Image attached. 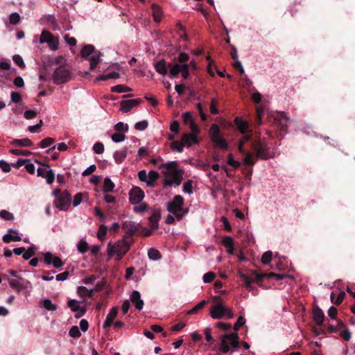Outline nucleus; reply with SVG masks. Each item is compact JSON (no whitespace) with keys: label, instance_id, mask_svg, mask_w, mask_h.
<instances>
[{"label":"nucleus","instance_id":"obj_28","mask_svg":"<svg viewBox=\"0 0 355 355\" xmlns=\"http://www.w3.org/2000/svg\"><path fill=\"white\" fill-rule=\"evenodd\" d=\"M151 7L153 10V17L154 20L156 22H159L162 19V11L161 8L158 5L155 3H153Z\"/></svg>","mask_w":355,"mask_h":355},{"label":"nucleus","instance_id":"obj_26","mask_svg":"<svg viewBox=\"0 0 355 355\" xmlns=\"http://www.w3.org/2000/svg\"><path fill=\"white\" fill-rule=\"evenodd\" d=\"M95 52V47L92 44H87L81 50V55L87 60Z\"/></svg>","mask_w":355,"mask_h":355},{"label":"nucleus","instance_id":"obj_35","mask_svg":"<svg viewBox=\"0 0 355 355\" xmlns=\"http://www.w3.org/2000/svg\"><path fill=\"white\" fill-rule=\"evenodd\" d=\"M67 305L73 312L80 311L83 307L80 306L79 302L76 300H70L69 301H68Z\"/></svg>","mask_w":355,"mask_h":355},{"label":"nucleus","instance_id":"obj_20","mask_svg":"<svg viewBox=\"0 0 355 355\" xmlns=\"http://www.w3.org/2000/svg\"><path fill=\"white\" fill-rule=\"evenodd\" d=\"M168 68H169V76L171 78H173L175 76H177L182 70L183 67L182 64H172L169 63L168 64Z\"/></svg>","mask_w":355,"mask_h":355},{"label":"nucleus","instance_id":"obj_43","mask_svg":"<svg viewBox=\"0 0 355 355\" xmlns=\"http://www.w3.org/2000/svg\"><path fill=\"white\" fill-rule=\"evenodd\" d=\"M102 53L100 51H95L93 55H92L89 58H87V60L90 62H94L98 64L101 60V56Z\"/></svg>","mask_w":355,"mask_h":355},{"label":"nucleus","instance_id":"obj_34","mask_svg":"<svg viewBox=\"0 0 355 355\" xmlns=\"http://www.w3.org/2000/svg\"><path fill=\"white\" fill-rule=\"evenodd\" d=\"M184 142H182V139H181V141L178 142L177 141H173L171 144V148L174 151H178L179 153L183 152V148L184 146Z\"/></svg>","mask_w":355,"mask_h":355},{"label":"nucleus","instance_id":"obj_60","mask_svg":"<svg viewBox=\"0 0 355 355\" xmlns=\"http://www.w3.org/2000/svg\"><path fill=\"white\" fill-rule=\"evenodd\" d=\"M111 137L113 141L117 143L124 141L125 139V135L123 133L116 132L114 133Z\"/></svg>","mask_w":355,"mask_h":355},{"label":"nucleus","instance_id":"obj_41","mask_svg":"<svg viewBox=\"0 0 355 355\" xmlns=\"http://www.w3.org/2000/svg\"><path fill=\"white\" fill-rule=\"evenodd\" d=\"M263 114V108L261 106L257 107L256 109V123L258 125L261 124V117Z\"/></svg>","mask_w":355,"mask_h":355},{"label":"nucleus","instance_id":"obj_61","mask_svg":"<svg viewBox=\"0 0 355 355\" xmlns=\"http://www.w3.org/2000/svg\"><path fill=\"white\" fill-rule=\"evenodd\" d=\"M216 277V275L213 272H208L203 275V281L205 283L211 282Z\"/></svg>","mask_w":355,"mask_h":355},{"label":"nucleus","instance_id":"obj_15","mask_svg":"<svg viewBox=\"0 0 355 355\" xmlns=\"http://www.w3.org/2000/svg\"><path fill=\"white\" fill-rule=\"evenodd\" d=\"M130 300L137 310L141 311L143 309L144 301L141 299V295L139 291H134L132 293Z\"/></svg>","mask_w":355,"mask_h":355},{"label":"nucleus","instance_id":"obj_21","mask_svg":"<svg viewBox=\"0 0 355 355\" xmlns=\"http://www.w3.org/2000/svg\"><path fill=\"white\" fill-rule=\"evenodd\" d=\"M10 144L15 146L29 147L33 145V141L28 138L13 139Z\"/></svg>","mask_w":355,"mask_h":355},{"label":"nucleus","instance_id":"obj_5","mask_svg":"<svg viewBox=\"0 0 355 355\" xmlns=\"http://www.w3.org/2000/svg\"><path fill=\"white\" fill-rule=\"evenodd\" d=\"M252 148L256 153L257 157L260 159H268L272 157L270 148L260 141H252Z\"/></svg>","mask_w":355,"mask_h":355},{"label":"nucleus","instance_id":"obj_58","mask_svg":"<svg viewBox=\"0 0 355 355\" xmlns=\"http://www.w3.org/2000/svg\"><path fill=\"white\" fill-rule=\"evenodd\" d=\"M183 191H184V192L189 193V194H191L193 193L192 181L191 180H189L184 183Z\"/></svg>","mask_w":355,"mask_h":355},{"label":"nucleus","instance_id":"obj_10","mask_svg":"<svg viewBox=\"0 0 355 355\" xmlns=\"http://www.w3.org/2000/svg\"><path fill=\"white\" fill-rule=\"evenodd\" d=\"M225 314V307L222 304H218L211 306L210 315L214 319H220Z\"/></svg>","mask_w":355,"mask_h":355},{"label":"nucleus","instance_id":"obj_42","mask_svg":"<svg viewBox=\"0 0 355 355\" xmlns=\"http://www.w3.org/2000/svg\"><path fill=\"white\" fill-rule=\"evenodd\" d=\"M10 152L14 155L29 156L32 154V153L29 150L20 149H12L10 150Z\"/></svg>","mask_w":355,"mask_h":355},{"label":"nucleus","instance_id":"obj_40","mask_svg":"<svg viewBox=\"0 0 355 355\" xmlns=\"http://www.w3.org/2000/svg\"><path fill=\"white\" fill-rule=\"evenodd\" d=\"M207 304V302L205 300H202L197 305H196L194 307H193L191 309H190L187 314H193L196 313L197 311L202 309L205 304Z\"/></svg>","mask_w":355,"mask_h":355},{"label":"nucleus","instance_id":"obj_8","mask_svg":"<svg viewBox=\"0 0 355 355\" xmlns=\"http://www.w3.org/2000/svg\"><path fill=\"white\" fill-rule=\"evenodd\" d=\"M144 198V192L139 187H133L129 191V200L133 205L139 204Z\"/></svg>","mask_w":355,"mask_h":355},{"label":"nucleus","instance_id":"obj_62","mask_svg":"<svg viewBox=\"0 0 355 355\" xmlns=\"http://www.w3.org/2000/svg\"><path fill=\"white\" fill-rule=\"evenodd\" d=\"M11 101L15 103H19L22 101L21 95L19 92H11Z\"/></svg>","mask_w":355,"mask_h":355},{"label":"nucleus","instance_id":"obj_11","mask_svg":"<svg viewBox=\"0 0 355 355\" xmlns=\"http://www.w3.org/2000/svg\"><path fill=\"white\" fill-rule=\"evenodd\" d=\"M37 172V176L45 178L48 184H51L54 182L55 173L53 170L46 171L44 168H38Z\"/></svg>","mask_w":355,"mask_h":355},{"label":"nucleus","instance_id":"obj_16","mask_svg":"<svg viewBox=\"0 0 355 355\" xmlns=\"http://www.w3.org/2000/svg\"><path fill=\"white\" fill-rule=\"evenodd\" d=\"M313 318L316 324L318 326H321L323 324L324 314L322 310L318 307L315 306L313 311Z\"/></svg>","mask_w":355,"mask_h":355},{"label":"nucleus","instance_id":"obj_51","mask_svg":"<svg viewBox=\"0 0 355 355\" xmlns=\"http://www.w3.org/2000/svg\"><path fill=\"white\" fill-rule=\"evenodd\" d=\"M252 275L255 277L256 282L260 284L263 278H267L268 273H259L256 270L252 272Z\"/></svg>","mask_w":355,"mask_h":355},{"label":"nucleus","instance_id":"obj_27","mask_svg":"<svg viewBox=\"0 0 355 355\" xmlns=\"http://www.w3.org/2000/svg\"><path fill=\"white\" fill-rule=\"evenodd\" d=\"M159 175L155 171H150L148 174L147 185L150 187L155 186V182L159 178Z\"/></svg>","mask_w":355,"mask_h":355},{"label":"nucleus","instance_id":"obj_50","mask_svg":"<svg viewBox=\"0 0 355 355\" xmlns=\"http://www.w3.org/2000/svg\"><path fill=\"white\" fill-rule=\"evenodd\" d=\"M0 217L6 220H12L14 219L13 214L4 209L0 211Z\"/></svg>","mask_w":355,"mask_h":355},{"label":"nucleus","instance_id":"obj_49","mask_svg":"<svg viewBox=\"0 0 355 355\" xmlns=\"http://www.w3.org/2000/svg\"><path fill=\"white\" fill-rule=\"evenodd\" d=\"M148 123L147 121L144 120L141 121H139L135 123V128L139 131H143L148 128Z\"/></svg>","mask_w":355,"mask_h":355},{"label":"nucleus","instance_id":"obj_13","mask_svg":"<svg viewBox=\"0 0 355 355\" xmlns=\"http://www.w3.org/2000/svg\"><path fill=\"white\" fill-rule=\"evenodd\" d=\"M8 232V233L5 234L2 238V240L5 243H10L13 241H20L21 240L17 231L10 229Z\"/></svg>","mask_w":355,"mask_h":355},{"label":"nucleus","instance_id":"obj_3","mask_svg":"<svg viewBox=\"0 0 355 355\" xmlns=\"http://www.w3.org/2000/svg\"><path fill=\"white\" fill-rule=\"evenodd\" d=\"M184 198L180 195L175 196L173 200L168 203L167 209L168 211L175 215L177 219L180 220L183 218V214H181L183 210Z\"/></svg>","mask_w":355,"mask_h":355},{"label":"nucleus","instance_id":"obj_24","mask_svg":"<svg viewBox=\"0 0 355 355\" xmlns=\"http://www.w3.org/2000/svg\"><path fill=\"white\" fill-rule=\"evenodd\" d=\"M178 164L176 162H170L166 164H162L160 168H165L166 170V173H170L172 174L177 173L180 172L177 169Z\"/></svg>","mask_w":355,"mask_h":355},{"label":"nucleus","instance_id":"obj_29","mask_svg":"<svg viewBox=\"0 0 355 355\" xmlns=\"http://www.w3.org/2000/svg\"><path fill=\"white\" fill-rule=\"evenodd\" d=\"M114 183L111 180L110 178H105L103 187V191L104 193L112 191L114 189Z\"/></svg>","mask_w":355,"mask_h":355},{"label":"nucleus","instance_id":"obj_9","mask_svg":"<svg viewBox=\"0 0 355 355\" xmlns=\"http://www.w3.org/2000/svg\"><path fill=\"white\" fill-rule=\"evenodd\" d=\"M142 103L141 98L123 100L120 103V110L123 112L127 113L131 110L132 108L138 106Z\"/></svg>","mask_w":355,"mask_h":355},{"label":"nucleus","instance_id":"obj_39","mask_svg":"<svg viewBox=\"0 0 355 355\" xmlns=\"http://www.w3.org/2000/svg\"><path fill=\"white\" fill-rule=\"evenodd\" d=\"M43 306L48 311H55L58 308L57 305L53 304L51 300L46 299L43 301Z\"/></svg>","mask_w":355,"mask_h":355},{"label":"nucleus","instance_id":"obj_37","mask_svg":"<svg viewBox=\"0 0 355 355\" xmlns=\"http://www.w3.org/2000/svg\"><path fill=\"white\" fill-rule=\"evenodd\" d=\"M52 35L53 34L51 32H49V31L43 30L40 35V43L43 44V43H46V42H48V40L50 39V37L52 36Z\"/></svg>","mask_w":355,"mask_h":355},{"label":"nucleus","instance_id":"obj_47","mask_svg":"<svg viewBox=\"0 0 355 355\" xmlns=\"http://www.w3.org/2000/svg\"><path fill=\"white\" fill-rule=\"evenodd\" d=\"M272 257V253L271 251H266L264 252L261 257V262L263 264H268Z\"/></svg>","mask_w":355,"mask_h":355},{"label":"nucleus","instance_id":"obj_52","mask_svg":"<svg viewBox=\"0 0 355 355\" xmlns=\"http://www.w3.org/2000/svg\"><path fill=\"white\" fill-rule=\"evenodd\" d=\"M12 60L15 62V63L20 68L23 69L25 67V64L24 62V60L19 55H18V54L14 55L12 57Z\"/></svg>","mask_w":355,"mask_h":355},{"label":"nucleus","instance_id":"obj_2","mask_svg":"<svg viewBox=\"0 0 355 355\" xmlns=\"http://www.w3.org/2000/svg\"><path fill=\"white\" fill-rule=\"evenodd\" d=\"M209 136L211 141L218 148L222 149H227L228 144L227 141L222 138L219 126L214 123L209 129Z\"/></svg>","mask_w":355,"mask_h":355},{"label":"nucleus","instance_id":"obj_64","mask_svg":"<svg viewBox=\"0 0 355 355\" xmlns=\"http://www.w3.org/2000/svg\"><path fill=\"white\" fill-rule=\"evenodd\" d=\"M216 327H218V329L224 330L225 331L230 330L232 328V326L230 324L224 323V322H218L216 323Z\"/></svg>","mask_w":355,"mask_h":355},{"label":"nucleus","instance_id":"obj_57","mask_svg":"<svg viewBox=\"0 0 355 355\" xmlns=\"http://www.w3.org/2000/svg\"><path fill=\"white\" fill-rule=\"evenodd\" d=\"M245 323V320L244 317L239 316L234 325V330L237 331Z\"/></svg>","mask_w":355,"mask_h":355},{"label":"nucleus","instance_id":"obj_32","mask_svg":"<svg viewBox=\"0 0 355 355\" xmlns=\"http://www.w3.org/2000/svg\"><path fill=\"white\" fill-rule=\"evenodd\" d=\"M111 91L112 92L123 93L130 92L132 91V89L123 85H117L116 86L112 87L111 88Z\"/></svg>","mask_w":355,"mask_h":355},{"label":"nucleus","instance_id":"obj_54","mask_svg":"<svg viewBox=\"0 0 355 355\" xmlns=\"http://www.w3.org/2000/svg\"><path fill=\"white\" fill-rule=\"evenodd\" d=\"M69 334L73 338H79L81 336V333L77 326H73L70 329Z\"/></svg>","mask_w":355,"mask_h":355},{"label":"nucleus","instance_id":"obj_45","mask_svg":"<svg viewBox=\"0 0 355 355\" xmlns=\"http://www.w3.org/2000/svg\"><path fill=\"white\" fill-rule=\"evenodd\" d=\"M148 208V205L146 202H142L138 205H136L133 207V210L136 213H144L147 211Z\"/></svg>","mask_w":355,"mask_h":355},{"label":"nucleus","instance_id":"obj_44","mask_svg":"<svg viewBox=\"0 0 355 355\" xmlns=\"http://www.w3.org/2000/svg\"><path fill=\"white\" fill-rule=\"evenodd\" d=\"M78 250L83 254L87 252L88 250V244L85 241L81 240L78 242L77 245Z\"/></svg>","mask_w":355,"mask_h":355},{"label":"nucleus","instance_id":"obj_25","mask_svg":"<svg viewBox=\"0 0 355 355\" xmlns=\"http://www.w3.org/2000/svg\"><path fill=\"white\" fill-rule=\"evenodd\" d=\"M155 68L156 71L159 74L166 75L168 73L167 67L164 60H161L156 62Z\"/></svg>","mask_w":355,"mask_h":355},{"label":"nucleus","instance_id":"obj_7","mask_svg":"<svg viewBox=\"0 0 355 355\" xmlns=\"http://www.w3.org/2000/svg\"><path fill=\"white\" fill-rule=\"evenodd\" d=\"M71 202V194L67 191H64L54 200L55 206L60 210H67Z\"/></svg>","mask_w":355,"mask_h":355},{"label":"nucleus","instance_id":"obj_18","mask_svg":"<svg viewBox=\"0 0 355 355\" xmlns=\"http://www.w3.org/2000/svg\"><path fill=\"white\" fill-rule=\"evenodd\" d=\"M182 139L184 145L188 147L199 143L197 136L189 133H184L182 137Z\"/></svg>","mask_w":355,"mask_h":355},{"label":"nucleus","instance_id":"obj_38","mask_svg":"<svg viewBox=\"0 0 355 355\" xmlns=\"http://www.w3.org/2000/svg\"><path fill=\"white\" fill-rule=\"evenodd\" d=\"M222 243L223 245L230 249V251L233 250L234 246V241L233 239L230 236H225L223 238Z\"/></svg>","mask_w":355,"mask_h":355},{"label":"nucleus","instance_id":"obj_55","mask_svg":"<svg viewBox=\"0 0 355 355\" xmlns=\"http://www.w3.org/2000/svg\"><path fill=\"white\" fill-rule=\"evenodd\" d=\"M35 254V248H29L27 250H25V252L23 254V258L25 260H28L31 259L33 256H34Z\"/></svg>","mask_w":355,"mask_h":355},{"label":"nucleus","instance_id":"obj_19","mask_svg":"<svg viewBox=\"0 0 355 355\" xmlns=\"http://www.w3.org/2000/svg\"><path fill=\"white\" fill-rule=\"evenodd\" d=\"M161 218V212L159 210H154L153 214L148 218L152 230L158 228V222Z\"/></svg>","mask_w":355,"mask_h":355},{"label":"nucleus","instance_id":"obj_14","mask_svg":"<svg viewBox=\"0 0 355 355\" xmlns=\"http://www.w3.org/2000/svg\"><path fill=\"white\" fill-rule=\"evenodd\" d=\"M118 314V308L116 306L112 307L106 317V319L103 323V329H107L110 327L113 322L114 318L116 317Z\"/></svg>","mask_w":355,"mask_h":355},{"label":"nucleus","instance_id":"obj_17","mask_svg":"<svg viewBox=\"0 0 355 355\" xmlns=\"http://www.w3.org/2000/svg\"><path fill=\"white\" fill-rule=\"evenodd\" d=\"M234 123L241 133L245 134L252 132L247 121H243L239 118H236Z\"/></svg>","mask_w":355,"mask_h":355},{"label":"nucleus","instance_id":"obj_6","mask_svg":"<svg viewBox=\"0 0 355 355\" xmlns=\"http://www.w3.org/2000/svg\"><path fill=\"white\" fill-rule=\"evenodd\" d=\"M70 71L64 66H59L53 73V80L55 84L60 85L69 81Z\"/></svg>","mask_w":355,"mask_h":355},{"label":"nucleus","instance_id":"obj_12","mask_svg":"<svg viewBox=\"0 0 355 355\" xmlns=\"http://www.w3.org/2000/svg\"><path fill=\"white\" fill-rule=\"evenodd\" d=\"M123 229L128 237H132L139 230L138 225L134 221H125L123 223Z\"/></svg>","mask_w":355,"mask_h":355},{"label":"nucleus","instance_id":"obj_59","mask_svg":"<svg viewBox=\"0 0 355 355\" xmlns=\"http://www.w3.org/2000/svg\"><path fill=\"white\" fill-rule=\"evenodd\" d=\"M230 350V346L225 340H220L219 352L223 354H226Z\"/></svg>","mask_w":355,"mask_h":355},{"label":"nucleus","instance_id":"obj_63","mask_svg":"<svg viewBox=\"0 0 355 355\" xmlns=\"http://www.w3.org/2000/svg\"><path fill=\"white\" fill-rule=\"evenodd\" d=\"M93 150L97 154H101L104 151V145L101 142H96L93 146Z\"/></svg>","mask_w":355,"mask_h":355},{"label":"nucleus","instance_id":"obj_23","mask_svg":"<svg viewBox=\"0 0 355 355\" xmlns=\"http://www.w3.org/2000/svg\"><path fill=\"white\" fill-rule=\"evenodd\" d=\"M9 285L10 287L15 290L17 293H19L21 290L27 288V285H25L23 283L19 282L17 279H8Z\"/></svg>","mask_w":355,"mask_h":355},{"label":"nucleus","instance_id":"obj_4","mask_svg":"<svg viewBox=\"0 0 355 355\" xmlns=\"http://www.w3.org/2000/svg\"><path fill=\"white\" fill-rule=\"evenodd\" d=\"M273 119L275 125L279 129L277 137L282 139L287 132V123L288 119L284 112H281L274 115Z\"/></svg>","mask_w":355,"mask_h":355},{"label":"nucleus","instance_id":"obj_22","mask_svg":"<svg viewBox=\"0 0 355 355\" xmlns=\"http://www.w3.org/2000/svg\"><path fill=\"white\" fill-rule=\"evenodd\" d=\"M128 155V148L125 147L120 151H116L114 154V159L116 164L122 163Z\"/></svg>","mask_w":355,"mask_h":355},{"label":"nucleus","instance_id":"obj_46","mask_svg":"<svg viewBox=\"0 0 355 355\" xmlns=\"http://www.w3.org/2000/svg\"><path fill=\"white\" fill-rule=\"evenodd\" d=\"M54 141L53 138L46 137L40 142V146L42 148H45L53 144Z\"/></svg>","mask_w":355,"mask_h":355},{"label":"nucleus","instance_id":"obj_30","mask_svg":"<svg viewBox=\"0 0 355 355\" xmlns=\"http://www.w3.org/2000/svg\"><path fill=\"white\" fill-rule=\"evenodd\" d=\"M119 73L118 72H115V71H113V72H111V73H109L107 74H103V75H100L98 76V77L96 78V80L97 81H99V80H107L108 79H111V78H114V79H116V78H119Z\"/></svg>","mask_w":355,"mask_h":355},{"label":"nucleus","instance_id":"obj_53","mask_svg":"<svg viewBox=\"0 0 355 355\" xmlns=\"http://www.w3.org/2000/svg\"><path fill=\"white\" fill-rule=\"evenodd\" d=\"M114 129L118 132H125L128 130V125L123 122H119L114 125Z\"/></svg>","mask_w":355,"mask_h":355},{"label":"nucleus","instance_id":"obj_1","mask_svg":"<svg viewBox=\"0 0 355 355\" xmlns=\"http://www.w3.org/2000/svg\"><path fill=\"white\" fill-rule=\"evenodd\" d=\"M132 241H128L125 239L118 241L114 245L111 243L107 245V254L110 257L116 254V260H121L123 257L129 251Z\"/></svg>","mask_w":355,"mask_h":355},{"label":"nucleus","instance_id":"obj_56","mask_svg":"<svg viewBox=\"0 0 355 355\" xmlns=\"http://www.w3.org/2000/svg\"><path fill=\"white\" fill-rule=\"evenodd\" d=\"M10 23L13 25L19 24L20 21V16L17 12L10 14L9 17Z\"/></svg>","mask_w":355,"mask_h":355},{"label":"nucleus","instance_id":"obj_33","mask_svg":"<svg viewBox=\"0 0 355 355\" xmlns=\"http://www.w3.org/2000/svg\"><path fill=\"white\" fill-rule=\"evenodd\" d=\"M148 255L149 259L152 260H158L162 257L161 253L159 251L155 248L149 249L148 252Z\"/></svg>","mask_w":355,"mask_h":355},{"label":"nucleus","instance_id":"obj_36","mask_svg":"<svg viewBox=\"0 0 355 355\" xmlns=\"http://www.w3.org/2000/svg\"><path fill=\"white\" fill-rule=\"evenodd\" d=\"M240 277L242 281L243 282L245 286L248 289H250L252 283V279H251V277H250L246 274H244L243 272H240Z\"/></svg>","mask_w":355,"mask_h":355},{"label":"nucleus","instance_id":"obj_48","mask_svg":"<svg viewBox=\"0 0 355 355\" xmlns=\"http://www.w3.org/2000/svg\"><path fill=\"white\" fill-rule=\"evenodd\" d=\"M107 227L104 225H101L98 228V233H97L98 238L100 240H103L107 234Z\"/></svg>","mask_w":355,"mask_h":355},{"label":"nucleus","instance_id":"obj_31","mask_svg":"<svg viewBox=\"0 0 355 355\" xmlns=\"http://www.w3.org/2000/svg\"><path fill=\"white\" fill-rule=\"evenodd\" d=\"M46 43H47L48 46L53 51H55L58 49L59 40L58 37L53 36V35H52V36Z\"/></svg>","mask_w":355,"mask_h":355}]
</instances>
